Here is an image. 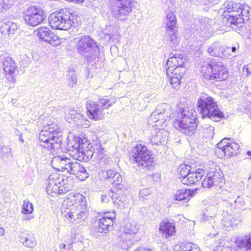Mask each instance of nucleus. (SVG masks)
I'll return each instance as SVG.
<instances>
[{
  "label": "nucleus",
  "instance_id": "f257e3e1",
  "mask_svg": "<svg viewBox=\"0 0 251 251\" xmlns=\"http://www.w3.org/2000/svg\"><path fill=\"white\" fill-rule=\"evenodd\" d=\"M92 148V145L89 140L85 138L75 136L73 139V142L68 147V150L71 151L70 154L75 160L87 162L96 154L101 166H106L109 163V157L103 154L102 148H98V152L94 151Z\"/></svg>",
  "mask_w": 251,
  "mask_h": 251
},
{
  "label": "nucleus",
  "instance_id": "f03ea898",
  "mask_svg": "<svg viewBox=\"0 0 251 251\" xmlns=\"http://www.w3.org/2000/svg\"><path fill=\"white\" fill-rule=\"evenodd\" d=\"M61 211L71 222L76 224L85 221L89 215L86 198L79 193L71 196L65 201Z\"/></svg>",
  "mask_w": 251,
  "mask_h": 251
},
{
  "label": "nucleus",
  "instance_id": "7ed1b4c3",
  "mask_svg": "<svg viewBox=\"0 0 251 251\" xmlns=\"http://www.w3.org/2000/svg\"><path fill=\"white\" fill-rule=\"evenodd\" d=\"M196 112L191 111L188 107L179 109L178 117L174 123L175 128L185 135L198 139L200 135L197 130V120Z\"/></svg>",
  "mask_w": 251,
  "mask_h": 251
},
{
  "label": "nucleus",
  "instance_id": "20e7f679",
  "mask_svg": "<svg viewBox=\"0 0 251 251\" xmlns=\"http://www.w3.org/2000/svg\"><path fill=\"white\" fill-rule=\"evenodd\" d=\"M39 143L38 145L48 151L59 149L62 144V133L55 124L44 126L39 134Z\"/></svg>",
  "mask_w": 251,
  "mask_h": 251
},
{
  "label": "nucleus",
  "instance_id": "39448f33",
  "mask_svg": "<svg viewBox=\"0 0 251 251\" xmlns=\"http://www.w3.org/2000/svg\"><path fill=\"white\" fill-rule=\"evenodd\" d=\"M172 54L166 62V73L169 76L170 74L172 75L170 81L172 87L176 89H178L181 83L180 79L185 72L184 65L186 62V58L182 54Z\"/></svg>",
  "mask_w": 251,
  "mask_h": 251
},
{
  "label": "nucleus",
  "instance_id": "423d86ee",
  "mask_svg": "<svg viewBox=\"0 0 251 251\" xmlns=\"http://www.w3.org/2000/svg\"><path fill=\"white\" fill-rule=\"evenodd\" d=\"M198 109L202 118H207L214 122L219 121L224 116L212 97L204 94L201 96L197 102Z\"/></svg>",
  "mask_w": 251,
  "mask_h": 251
},
{
  "label": "nucleus",
  "instance_id": "0eeeda50",
  "mask_svg": "<svg viewBox=\"0 0 251 251\" xmlns=\"http://www.w3.org/2000/svg\"><path fill=\"white\" fill-rule=\"evenodd\" d=\"M201 72L203 77L208 80L221 81L228 76V71L221 62L207 58L201 65Z\"/></svg>",
  "mask_w": 251,
  "mask_h": 251
},
{
  "label": "nucleus",
  "instance_id": "6e6552de",
  "mask_svg": "<svg viewBox=\"0 0 251 251\" xmlns=\"http://www.w3.org/2000/svg\"><path fill=\"white\" fill-rule=\"evenodd\" d=\"M130 160L133 164L143 169L151 170L153 168L154 158L151 151L143 144H137L130 152Z\"/></svg>",
  "mask_w": 251,
  "mask_h": 251
},
{
  "label": "nucleus",
  "instance_id": "1a4fd4ad",
  "mask_svg": "<svg viewBox=\"0 0 251 251\" xmlns=\"http://www.w3.org/2000/svg\"><path fill=\"white\" fill-rule=\"evenodd\" d=\"M171 114L170 106L166 103L162 104L151 114L148 118L149 124L152 126L163 128L166 126V121Z\"/></svg>",
  "mask_w": 251,
  "mask_h": 251
},
{
  "label": "nucleus",
  "instance_id": "9d476101",
  "mask_svg": "<svg viewBox=\"0 0 251 251\" xmlns=\"http://www.w3.org/2000/svg\"><path fill=\"white\" fill-rule=\"evenodd\" d=\"M77 50L81 55L96 54L100 52V49L96 42L89 35L81 36L77 43Z\"/></svg>",
  "mask_w": 251,
  "mask_h": 251
},
{
  "label": "nucleus",
  "instance_id": "9b49d317",
  "mask_svg": "<svg viewBox=\"0 0 251 251\" xmlns=\"http://www.w3.org/2000/svg\"><path fill=\"white\" fill-rule=\"evenodd\" d=\"M223 177V173L219 167H211L208 170L206 176L202 181V186L207 188L217 186L222 181Z\"/></svg>",
  "mask_w": 251,
  "mask_h": 251
},
{
  "label": "nucleus",
  "instance_id": "f8f14e48",
  "mask_svg": "<svg viewBox=\"0 0 251 251\" xmlns=\"http://www.w3.org/2000/svg\"><path fill=\"white\" fill-rule=\"evenodd\" d=\"M34 35L40 41H45L54 46L61 44L59 37L47 27L42 26L34 31Z\"/></svg>",
  "mask_w": 251,
  "mask_h": 251
},
{
  "label": "nucleus",
  "instance_id": "ddd939ff",
  "mask_svg": "<svg viewBox=\"0 0 251 251\" xmlns=\"http://www.w3.org/2000/svg\"><path fill=\"white\" fill-rule=\"evenodd\" d=\"M48 21L52 29L67 30L73 25L75 26L74 20L75 18L80 17H69L68 19L64 17H48Z\"/></svg>",
  "mask_w": 251,
  "mask_h": 251
},
{
  "label": "nucleus",
  "instance_id": "4468645a",
  "mask_svg": "<svg viewBox=\"0 0 251 251\" xmlns=\"http://www.w3.org/2000/svg\"><path fill=\"white\" fill-rule=\"evenodd\" d=\"M103 177L108 180L117 190H126L121 174L114 170H106L102 171Z\"/></svg>",
  "mask_w": 251,
  "mask_h": 251
},
{
  "label": "nucleus",
  "instance_id": "2eb2a0df",
  "mask_svg": "<svg viewBox=\"0 0 251 251\" xmlns=\"http://www.w3.org/2000/svg\"><path fill=\"white\" fill-rule=\"evenodd\" d=\"M87 115L91 120L99 121L103 119L104 112L99 104L93 100H87L86 103Z\"/></svg>",
  "mask_w": 251,
  "mask_h": 251
},
{
  "label": "nucleus",
  "instance_id": "dca6fc26",
  "mask_svg": "<svg viewBox=\"0 0 251 251\" xmlns=\"http://www.w3.org/2000/svg\"><path fill=\"white\" fill-rule=\"evenodd\" d=\"M113 222L110 219H105V218L93 219L92 223V228L94 232L97 233H107L113 225Z\"/></svg>",
  "mask_w": 251,
  "mask_h": 251
},
{
  "label": "nucleus",
  "instance_id": "f3484780",
  "mask_svg": "<svg viewBox=\"0 0 251 251\" xmlns=\"http://www.w3.org/2000/svg\"><path fill=\"white\" fill-rule=\"evenodd\" d=\"M224 13H231L229 16H251V7L247 5H238L235 3L228 4Z\"/></svg>",
  "mask_w": 251,
  "mask_h": 251
},
{
  "label": "nucleus",
  "instance_id": "a211bd4d",
  "mask_svg": "<svg viewBox=\"0 0 251 251\" xmlns=\"http://www.w3.org/2000/svg\"><path fill=\"white\" fill-rule=\"evenodd\" d=\"M67 172L75 176L81 180H84L89 176V173L85 167L76 161H71Z\"/></svg>",
  "mask_w": 251,
  "mask_h": 251
},
{
  "label": "nucleus",
  "instance_id": "6ab92c4d",
  "mask_svg": "<svg viewBox=\"0 0 251 251\" xmlns=\"http://www.w3.org/2000/svg\"><path fill=\"white\" fill-rule=\"evenodd\" d=\"M204 171L201 168L196 169L193 168V170L189 174L184 178H181V182L185 185H193L201 180L203 176Z\"/></svg>",
  "mask_w": 251,
  "mask_h": 251
},
{
  "label": "nucleus",
  "instance_id": "aec40b11",
  "mask_svg": "<svg viewBox=\"0 0 251 251\" xmlns=\"http://www.w3.org/2000/svg\"><path fill=\"white\" fill-rule=\"evenodd\" d=\"M71 160L65 156H56L53 157L51 165L53 168L63 172H68Z\"/></svg>",
  "mask_w": 251,
  "mask_h": 251
},
{
  "label": "nucleus",
  "instance_id": "412c9836",
  "mask_svg": "<svg viewBox=\"0 0 251 251\" xmlns=\"http://www.w3.org/2000/svg\"><path fill=\"white\" fill-rule=\"evenodd\" d=\"M2 67L6 75H10V79L9 80L14 83L15 79L14 77V75L17 68L15 62L10 57H4L2 59Z\"/></svg>",
  "mask_w": 251,
  "mask_h": 251
},
{
  "label": "nucleus",
  "instance_id": "4be33fe9",
  "mask_svg": "<svg viewBox=\"0 0 251 251\" xmlns=\"http://www.w3.org/2000/svg\"><path fill=\"white\" fill-rule=\"evenodd\" d=\"M131 0H116L114 2L113 8L117 10L120 16H125L131 11Z\"/></svg>",
  "mask_w": 251,
  "mask_h": 251
},
{
  "label": "nucleus",
  "instance_id": "5701e85b",
  "mask_svg": "<svg viewBox=\"0 0 251 251\" xmlns=\"http://www.w3.org/2000/svg\"><path fill=\"white\" fill-rule=\"evenodd\" d=\"M235 243L237 248L245 251H251V232L237 238Z\"/></svg>",
  "mask_w": 251,
  "mask_h": 251
},
{
  "label": "nucleus",
  "instance_id": "b1692460",
  "mask_svg": "<svg viewBox=\"0 0 251 251\" xmlns=\"http://www.w3.org/2000/svg\"><path fill=\"white\" fill-rule=\"evenodd\" d=\"M159 231L163 235L167 238L175 233L176 228L175 224L166 220H164L160 223Z\"/></svg>",
  "mask_w": 251,
  "mask_h": 251
},
{
  "label": "nucleus",
  "instance_id": "393cba45",
  "mask_svg": "<svg viewBox=\"0 0 251 251\" xmlns=\"http://www.w3.org/2000/svg\"><path fill=\"white\" fill-rule=\"evenodd\" d=\"M194 194L195 192L189 189H179L175 193L174 199L176 201H185V202H187Z\"/></svg>",
  "mask_w": 251,
  "mask_h": 251
},
{
  "label": "nucleus",
  "instance_id": "a878e982",
  "mask_svg": "<svg viewBox=\"0 0 251 251\" xmlns=\"http://www.w3.org/2000/svg\"><path fill=\"white\" fill-rule=\"evenodd\" d=\"M217 211V207L214 205L209 206L206 207L201 215V221L205 222L208 221L210 223L214 217L215 216Z\"/></svg>",
  "mask_w": 251,
  "mask_h": 251
},
{
  "label": "nucleus",
  "instance_id": "bb28decb",
  "mask_svg": "<svg viewBox=\"0 0 251 251\" xmlns=\"http://www.w3.org/2000/svg\"><path fill=\"white\" fill-rule=\"evenodd\" d=\"M243 17H228L227 18V22L230 24L231 27L233 29L237 28L240 31H243L246 29L244 25L245 19Z\"/></svg>",
  "mask_w": 251,
  "mask_h": 251
},
{
  "label": "nucleus",
  "instance_id": "cd10ccee",
  "mask_svg": "<svg viewBox=\"0 0 251 251\" xmlns=\"http://www.w3.org/2000/svg\"><path fill=\"white\" fill-rule=\"evenodd\" d=\"M20 241L25 247L32 248L36 244V240L34 235L31 233H25L20 237Z\"/></svg>",
  "mask_w": 251,
  "mask_h": 251
},
{
  "label": "nucleus",
  "instance_id": "c85d7f7f",
  "mask_svg": "<svg viewBox=\"0 0 251 251\" xmlns=\"http://www.w3.org/2000/svg\"><path fill=\"white\" fill-rule=\"evenodd\" d=\"M167 36V40L169 46L171 47L173 50H177L179 42V39L178 36L177 31H169L166 33Z\"/></svg>",
  "mask_w": 251,
  "mask_h": 251
},
{
  "label": "nucleus",
  "instance_id": "c756f323",
  "mask_svg": "<svg viewBox=\"0 0 251 251\" xmlns=\"http://www.w3.org/2000/svg\"><path fill=\"white\" fill-rule=\"evenodd\" d=\"M124 190H119L112 196L114 203L119 207H124L127 204L126 197L122 193Z\"/></svg>",
  "mask_w": 251,
  "mask_h": 251
},
{
  "label": "nucleus",
  "instance_id": "7c9ffc66",
  "mask_svg": "<svg viewBox=\"0 0 251 251\" xmlns=\"http://www.w3.org/2000/svg\"><path fill=\"white\" fill-rule=\"evenodd\" d=\"M239 148L240 146L238 143L232 142L226 147H224L220 151H221L225 156H232L238 154Z\"/></svg>",
  "mask_w": 251,
  "mask_h": 251
},
{
  "label": "nucleus",
  "instance_id": "2f4dec72",
  "mask_svg": "<svg viewBox=\"0 0 251 251\" xmlns=\"http://www.w3.org/2000/svg\"><path fill=\"white\" fill-rule=\"evenodd\" d=\"M69 191L68 189L64 188V190L63 188H60V185H50V179H48V183L46 187V191L48 195H51L53 197L58 194H64L66 193Z\"/></svg>",
  "mask_w": 251,
  "mask_h": 251
},
{
  "label": "nucleus",
  "instance_id": "473e14b6",
  "mask_svg": "<svg viewBox=\"0 0 251 251\" xmlns=\"http://www.w3.org/2000/svg\"><path fill=\"white\" fill-rule=\"evenodd\" d=\"M223 48L219 43L214 42L209 47L207 51L212 56L223 58Z\"/></svg>",
  "mask_w": 251,
  "mask_h": 251
},
{
  "label": "nucleus",
  "instance_id": "72a5a7b5",
  "mask_svg": "<svg viewBox=\"0 0 251 251\" xmlns=\"http://www.w3.org/2000/svg\"><path fill=\"white\" fill-rule=\"evenodd\" d=\"M168 132L166 131H159L156 133V136H152L151 142L153 145H163L166 142Z\"/></svg>",
  "mask_w": 251,
  "mask_h": 251
},
{
  "label": "nucleus",
  "instance_id": "f704fd0d",
  "mask_svg": "<svg viewBox=\"0 0 251 251\" xmlns=\"http://www.w3.org/2000/svg\"><path fill=\"white\" fill-rule=\"evenodd\" d=\"M17 29V25L14 23L10 22H5L2 24L0 28V31L2 34H12Z\"/></svg>",
  "mask_w": 251,
  "mask_h": 251
},
{
  "label": "nucleus",
  "instance_id": "c9c22d12",
  "mask_svg": "<svg viewBox=\"0 0 251 251\" xmlns=\"http://www.w3.org/2000/svg\"><path fill=\"white\" fill-rule=\"evenodd\" d=\"M165 22L166 24V33L171 31H177V20L176 17H166Z\"/></svg>",
  "mask_w": 251,
  "mask_h": 251
},
{
  "label": "nucleus",
  "instance_id": "e433bc0d",
  "mask_svg": "<svg viewBox=\"0 0 251 251\" xmlns=\"http://www.w3.org/2000/svg\"><path fill=\"white\" fill-rule=\"evenodd\" d=\"M124 228L125 235L133 236L137 233L139 226L134 222H128L125 223Z\"/></svg>",
  "mask_w": 251,
  "mask_h": 251
},
{
  "label": "nucleus",
  "instance_id": "4c0bfd02",
  "mask_svg": "<svg viewBox=\"0 0 251 251\" xmlns=\"http://www.w3.org/2000/svg\"><path fill=\"white\" fill-rule=\"evenodd\" d=\"M97 102L103 109L104 111V109H108L116 102V99L113 97L108 98V97L99 98L98 101Z\"/></svg>",
  "mask_w": 251,
  "mask_h": 251
},
{
  "label": "nucleus",
  "instance_id": "58836bf2",
  "mask_svg": "<svg viewBox=\"0 0 251 251\" xmlns=\"http://www.w3.org/2000/svg\"><path fill=\"white\" fill-rule=\"evenodd\" d=\"M64 177L63 175H60L57 173L50 174L49 176L50 185L51 184L60 185V188H63V189L64 190V188L66 187L64 186L65 184Z\"/></svg>",
  "mask_w": 251,
  "mask_h": 251
},
{
  "label": "nucleus",
  "instance_id": "ea45409f",
  "mask_svg": "<svg viewBox=\"0 0 251 251\" xmlns=\"http://www.w3.org/2000/svg\"><path fill=\"white\" fill-rule=\"evenodd\" d=\"M25 22L30 26H35L43 23L47 17H23Z\"/></svg>",
  "mask_w": 251,
  "mask_h": 251
},
{
  "label": "nucleus",
  "instance_id": "a19ab883",
  "mask_svg": "<svg viewBox=\"0 0 251 251\" xmlns=\"http://www.w3.org/2000/svg\"><path fill=\"white\" fill-rule=\"evenodd\" d=\"M203 129V137L205 138L211 139L214 134V126L205 125L202 126Z\"/></svg>",
  "mask_w": 251,
  "mask_h": 251
},
{
  "label": "nucleus",
  "instance_id": "79ce46f5",
  "mask_svg": "<svg viewBox=\"0 0 251 251\" xmlns=\"http://www.w3.org/2000/svg\"><path fill=\"white\" fill-rule=\"evenodd\" d=\"M192 170L193 168L189 165H181L179 167V174L180 180H181V178L186 177Z\"/></svg>",
  "mask_w": 251,
  "mask_h": 251
},
{
  "label": "nucleus",
  "instance_id": "37998d69",
  "mask_svg": "<svg viewBox=\"0 0 251 251\" xmlns=\"http://www.w3.org/2000/svg\"><path fill=\"white\" fill-rule=\"evenodd\" d=\"M34 210L32 203L27 201H24L22 212L24 214H31Z\"/></svg>",
  "mask_w": 251,
  "mask_h": 251
},
{
  "label": "nucleus",
  "instance_id": "c03bdc74",
  "mask_svg": "<svg viewBox=\"0 0 251 251\" xmlns=\"http://www.w3.org/2000/svg\"><path fill=\"white\" fill-rule=\"evenodd\" d=\"M196 245H194L191 242L181 243L179 245L178 251H193L194 249L196 248Z\"/></svg>",
  "mask_w": 251,
  "mask_h": 251
},
{
  "label": "nucleus",
  "instance_id": "a18cd8bd",
  "mask_svg": "<svg viewBox=\"0 0 251 251\" xmlns=\"http://www.w3.org/2000/svg\"><path fill=\"white\" fill-rule=\"evenodd\" d=\"M67 79L68 85L71 87H73L77 83L76 75L74 70L69 71Z\"/></svg>",
  "mask_w": 251,
  "mask_h": 251
},
{
  "label": "nucleus",
  "instance_id": "49530a36",
  "mask_svg": "<svg viewBox=\"0 0 251 251\" xmlns=\"http://www.w3.org/2000/svg\"><path fill=\"white\" fill-rule=\"evenodd\" d=\"M43 11L34 6L30 7L27 11L26 16H42Z\"/></svg>",
  "mask_w": 251,
  "mask_h": 251
},
{
  "label": "nucleus",
  "instance_id": "de8ad7c7",
  "mask_svg": "<svg viewBox=\"0 0 251 251\" xmlns=\"http://www.w3.org/2000/svg\"><path fill=\"white\" fill-rule=\"evenodd\" d=\"M229 140L230 139L228 138H225L222 139L217 144V149L215 150V151H217L218 150H219V151L220 152V151L224 149V147H226L229 145V144L232 143V142L229 141Z\"/></svg>",
  "mask_w": 251,
  "mask_h": 251
},
{
  "label": "nucleus",
  "instance_id": "09e8293b",
  "mask_svg": "<svg viewBox=\"0 0 251 251\" xmlns=\"http://www.w3.org/2000/svg\"><path fill=\"white\" fill-rule=\"evenodd\" d=\"M1 155L3 158H8L11 155V150L8 146H3L1 148Z\"/></svg>",
  "mask_w": 251,
  "mask_h": 251
},
{
  "label": "nucleus",
  "instance_id": "8fccbe9b",
  "mask_svg": "<svg viewBox=\"0 0 251 251\" xmlns=\"http://www.w3.org/2000/svg\"><path fill=\"white\" fill-rule=\"evenodd\" d=\"M132 244V242L129 238H123V240L120 242L121 248L124 250H127L131 246Z\"/></svg>",
  "mask_w": 251,
  "mask_h": 251
},
{
  "label": "nucleus",
  "instance_id": "3c124183",
  "mask_svg": "<svg viewBox=\"0 0 251 251\" xmlns=\"http://www.w3.org/2000/svg\"><path fill=\"white\" fill-rule=\"evenodd\" d=\"M235 208L239 209L245 204L244 199L238 196L237 199L233 201Z\"/></svg>",
  "mask_w": 251,
  "mask_h": 251
},
{
  "label": "nucleus",
  "instance_id": "603ef678",
  "mask_svg": "<svg viewBox=\"0 0 251 251\" xmlns=\"http://www.w3.org/2000/svg\"><path fill=\"white\" fill-rule=\"evenodd\" d=\"M223 52V58H228L234 55V54L231 51L230 49L227 47H224Z\"/></svg>",
  "mask_w": 251,
  "mask_h": 251
},
{
  "label": "nucleus",
  "instance_id": "864d4df0",
  "mask_svg": "<svg viewBox=\"0 0 251 251\" xmlns=\"http://www.w3.org/2000/svg\"><path fill=\"white\" fill-rule=\"evenodd\" d=\"M151 193V191L150 188H144L140 190L139 197L140 198H145V197L150 195Z\"/></svg>",
  "mask_w": 251,
  "mask_h": 251
},
{
  "label": "nucleus",
  "instance_id": "5fc2aeb1",
  "mask_svg": "<svg viewBox=\"0 0 251 251\" xmlns=\"http://www.w3.org/2000/svg\"><path fill=\"white\" fill-rule=\"evenodd\" d=\"M56 14H61V15H64L65 16H69L70 15H72L73 13L70 11V10L67 8H64L58 10L56 11Z\"/></svg>",
  "mask_w": 251,
  "mask_h": 251
},
{
  "label": "nucleus",
  "instance_id": "6e6d98bb",
  "mask_svg": "<svg viewBox=\"0 0 251 251\" xmlns=\"http://www.w3.org/2000/svg\"><path fill=\"white\" fill-rule=\"evenodd\" d=\"M116 217L115 212H106L103 214L102 218H105V219H110L113 222V219Z\"/></svg>",
  "mask_w": 251,
  "mask_h": 251
},
{
  "label": "nucleus",
  "instance_id": "4d7b16f0",
  "mask_svg": "<svg viewBox=\"0 0 251 251\" xmlns=\"http://www.w3.org/2000/svg\"><path fill=\"white\" fill-rule=\"evenodd\" d=\"M230 49V50L234 54L238 53L239 50L240 46L238 43H235L232 45L231 47H228Z\"/></svg>",
  "mask_w": 251,
  "mask_h": 251
},
{
  "label": "nucleus",
  "instance_id": "13d9d810",
  "mask_svg": "<svg viewBox=\"0 0 251 251\" xmlns=\"http://www.w3.org/2000/svg\"><path fill=\"white\" fill-rule=\"evenodd\" d=\"M233 201H231V200H223L222 202V205H224V206H225L226 207H229V206H231L232 204H233Z\"/></svg>",
  "mask_w": 251,
  "mask_h": 251
},
{
  "label": "nucleus",
  "instance_id": "bf43d9fd",
  "mask_svg": "<svg viewBox=\"0 0 251 251\" xmlns=\"http://www.w3.org/2000/svg\"><path fill=\"white\" fill-rule=\"evenodd\" d=\"M243 69L244 70H246L247 72V76L251 75V71L249 70V65H245L243 66Z\"/></svg>",
  "mask_w": 251,
  "mask_h": 251
},
{
  "label": "nucleus",
  "instance_id": "052dcab7",
  "mask_svg": "<svg viewBox=\"0 0 251 251\" xmlns=\"http://www.w3.org/2000/svg\"><path fill=\"white\" fill-rule=\"evenodd\" d=\"M134 251H151L147 248H139L135 250Z\"/></svg>",
  "mask_w": 251,
  "mask_h": 251
},
{
  "label": "nucleus",
  "instance_id": "680f3d73",
  "mask_svg": "<svg viewBox=\"0 0 251 251\" xmlns=\"http://www.w3.org/2000/svg\"><path fill=\"white\" fill-rule=\"evenodd\" d=\"M108 200L107 197L105 195H101V201H106Z\"/></svg>",
  "mask_w": 251,
  "mask_h": 251
},
{
  "label": "nucleus",
  "instance_id": "e2e57ef3",
  "mask_svg": "<svg viewBox=\"0 0 251 251\" xmlns=\"http://www.w3.org/2000/svg\"><path fill=\"white\" fill-rule=\"evenodd\" d=\"M24 59H26V60H25L26 63H25V66H27L29 64V62H30V59L26 55H25Z\"/></svg>",
  "mask_w": 251,
  "mask_h": 251
},
{
  "label": "nucleus",
  "instance_id": "0e129e2a",
  "mask_svg": "<svg viewBox=\"0 0 251 251\" xmlns=\"http://www.w3.org/2000/svg\"><path fill=\"white\" fill-rule=\"evenodd\" d=\"M4 232L5 231L4 229L2 227H0V236H3L4 234Z\"/></svg>",
  "mask_w": 251,
  "mask_h": 251
},
{
  "label": "nucleus",
  "instance_id": "69168bd1",
  "mask_svg": "<svg viewBox=\"0 0 251 251\" xmlns=\"http://www.w3.org/2000/svg\"><path fill=\"white\" fill-rule=\"evenodd\" d=\"M75 112L74 110H70V114H71L72 116L75 115Z\"/></svg>",
  "mask_w": 251,
  "mask_h": 251
},
{
  "label": "nucleus",
  "instance_id": "338daca9",
  "mask_svg": "<svg viewBox=\"0 0 251 251\" xmlns=\"http://www.w3.org/2000/svg\"><path fill=\"white\" fill-rule=\"evenodd\" d=\"M19 140H20L21 142H22V143H23V142H24V139H23V138L22 137V135H21V136H20V138H19Z\"/></svg>",
  "mask_w": 251,
  "mask_h": 251
},
{
  "label": "nucleus",
  "instance_id": "774afa93",
  "mask_svg": "<svg viewBox=\"0 0 251 251\" xmlns=\"http://www.w3.org/2000/svg\"><path fill=\"white\" fill-rule=\"evenodd\" d=\"M247 154L248 156H251V151H248L247 152Z\"/></svg>",
  "mask_w": 251,
  "mask_h": 251
}]
</instances>
